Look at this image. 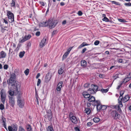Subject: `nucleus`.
Returning a JSON list of instances; mask_svg holds the SVG:
<instances>
[{"label": "nucleus", "instance_id": "nucleus-20", "mask_svg": "<svg viewBox=\"0 0 131 131\" xmlns=\"http://www.w3.org/2000/svg\"><path fill=\"white\" fill-rule=\"evenodd\" d=\"M120 117V115L118 114V112L116 111V113L115 114V115L113 117L114 119H119Z\"/></svg>", "mask_w": 131, "mask_h": 131}, {"label": "nucleus", "instance_id": "nucleus-50", "mask_svg": "<svg viewBox=\"0 0 131 131\" xmlns=\"http://www.w3.org/2000/svg\"><path fill=\"white\" fill-rule=\"evenodd\" d=\"M112 3L115 4L117 5H118L119 3L115 1H112Z\"/></svg>", "mask_w": 131, "mask_h": 131}, {"label": "nucleus", "instance_id": "nucleus-56", "mask_svg": "<svg viewBox=\"0 0 131 131\" xmlns=\"http://www.w3.org/2000/svg\"><path fill=\"white\" fill-rule=\"evenodd\" d=\"M8 68V65L7 64H5L4 66V69L7 70Z\"/></svg>", "mask_w": 131, "mask_h": 131}, {"label": "nucleus", "instance_id": "nucleus-22", "mask_svg": "<svg viewBox=\"0 0 131 131\" xmlns=\"http://www.w3.org/2000/svg\"><path fill=\"white\" fill-rule=\"evenodd\" d=\"M91 87L96 92L97 91V90L98 89V87L97 86L95 85H91Z\"/></svg>", "mask_w": 131, "mask_h": 131}, {"label": "nucleus", "instance_id": "nucleus-62", "mask_svg": "<svg viewBox=\"0 0 131 131\" xmlns=\"http://www.w3.org/2000/svg\"><path fill=\"white\" fill-rule=\"evenodd\" d=\"M16 47V45L14 43H13L12 45V48L13 49H15Z\"/></svg>", "mask_w": 131, "mask_h": 131}, {"label": "nucleus", "instance_id": "nucleus-47", "mask_svg": "<svg viewBox=\"0 0 131 131\" xmlns=\"http://www.w3.org/2000/svg\"><path fill=\"white\" fill-rule=\"evenodd\" d=\"M93 123L91 122H89L87 123V126H91Z\"/></svg>", "mask_w": 131, "mask_h": 131}, {"label": "nucleus", "instance_id": "nucleus-35", "mask_svg": "<svg viewBox=\"0 0 131 131\" xmlns=\"http://www.w3.org/2000/svg\"><path fill=\"white\" fill-rule=\"evenodd\" d=\"M69 53L67 52H66L63 56L62 58L63 59H65L68 56Z\"/></svg>", "mask_w": 131, "mask_h": 131}, {"label": "nucleus", "instance_id": "nucleus-54", "mask_svg": "<svg viewBox=\"0 0 131 131\" xmlns=\"http://www.w3.org/2000/svg\"><path fill=\"white\" fill-rule=\"evenodd\" d=\"M6 18L5 19H3L4 20V21H3V23H4L6 24H7L8 25V22L7 20L6 19Z\"/></svg>", "mask_w": 131, "mask_h": 131}, {"label": "nucleus", "instance_id": "nucleus-2", "mask_svg": "<svg viewBox=\"0 0 131 131\" xmlns=\"http://www.w3.org/2000/svg\"><path fill=\"white\" fill-rule=\"evenodd\" d=\"M124 92L123 91H122L120 92V96L119 97V99H121V101H119V99H118V103L119 104L118 105H116L114 106V108L116 109H117V110L120 111H121V107H122L123 106V105L122 104L121 101L122 99H123V97L122 96V95L124 94Z\"/></svg>", "mask_w": 131, "mask_h": 131}, {"label": "nucleus", "instance_id": "nucleus-46", "mask_svg": "<svg viewBox=\"0 0 131 131\" xmlns=\"http://www.w3.org/2000/svg\"><path fill=\"white\" fill-rule=\"evenodd\" d=\"M126 77L129 78L130 79H131V73H129L128 74L126 75Z\"/></svg>", "mask_w": 131, "mask_h": 131}, {"label": "nucleus", "instance_id": "nucleus-3", "mask_svg": "<svg viewBox=\"0 0 131 131\" xmlns=\"http://www.w3.org/2000/svg\"><path fill=\"white\" fill-rule=\"evenodd\" d=\"M47 25L49 26L50 29L54 28L58 23V21L56 20H52L49 19L47 21Z\"/></svg>", "mask_w": 131, "mask_h": 131}, {"label": "nucleus", "instance_id": "nucleus-30", "mask_svg": "<svg viewBox=\"0 0 131 131\" xmlns=\"http://www.w3.org/2000/svg\"><path fill=\"white\" fill-rule=\"evenodd\" d=\"M88 44H87L86 43L83 42L79 46L78 48L79 49H80L85 46H88Z\"/></svg>", "mask_w": 131, "mask_h": 131}, {"label": "nucleus", "instance_id": "nucleus-52", "mask_svg": "<svg viewBox=\"0 0 131 131\" xmlns=\"http://www.w3.org/2000/svg\"><path fill=\"white\" fill-rule=\"evenodd\" d=\"M107 108V107L105 105H102V110H104L106 109Z\"/></svg>", "mask_w": 131, "mask_h": 131}, {"label": "nucleus", "instance_id": "nucleus-33", "mask_svg": "<svg viewBox=\"0 0 131 131\" xmlns=\"http://www.w3.org/2000/svg\"><path fill=\"white\" fill-rule=\"evenodd\" d=\"M100 119L98 117H95L93 119L94 122L95 123H97L99 122Z\"/></svg>", "mask_w": 131, "mask_h": 131}, {"label": "nucleus", "instance_id": "nucleus-37", "mask_svg": "<svg viewBox=\"0 0 131 131\" xmlns=\"http://www.w3.org/2000/svg\"><path fill=\"white\" fill-rule=\"evenodd\" d=\"M115 113H116V111H113L111 112V114L113 117L115 115Z\"/></svg>", "mask_w": 131, "mask_h": 131}, {"label": "nucleus", "instance_id": "nucleus-13", "mask_svg": "<svg viewBox=\"0 0 131 131\" xmlns=\"http://www.w3.org/2000/svg\"><path fill=\"white\" fill-rule=\"evenodd\" d=\"M95 105H96L97 108V110H102V105L100 104V102L99 101H96Z\"/></svg>", "mask_w": 131, "mask_h": 131}, {"label": "nucleus", "instance_id": "nucleus-6", "mask_svg": "<svg viewBox=\"0 0 131 131\" xmlns=\"http://www.w3.org/2000/svg\"><path fill=\"white\" fill-rule=\"evenodd\" d=\"M69 117L71 121L74 124L78 123V119L77 117L74 116L72 113H70L69 114Z\"/></svg>", "mask_w": 131, "mask_h": 131}, {"label": "nucleus", "instance_id": "nucleus-31", "mask_svg": "<svg viewBox=\"0 0 131 131\" xmlns=\"http://www.w3.org/2000/svg\"><path fill=\"white\" fill-rule=\"evenodd\" d=\"M85 111L86 113L88 114H89L91 112V110L89 108H86L85 109Z\"/></svg>", "mask_w": 131, "mask_h": 131}, {"label": "nucleus", "instance_id": "nucleus-12", "mask_svg": "<svg viewBox=\"0 0 131 131\" xmlns=\"http://www.w3.org/2000/svg\"><path fill=\"white\" fill-rule=\"evenodd\" d=\"M16 82L15 84H14V85H13V87L14 88V91H12V90H10L8 92V93L9 95L8 96H14V92H17V91L15 89H14V84H15L16 82ZM17 94L18 95V93H17Z\"/></svg>", "mask_w": 131, "mask_h": 131}, {"label": "nucleus", "instance_id": "nucleus-24", "mask_svg": "<svg viewBox=\"0 0 131 131\" xmlns=\"http://www.w3.org/2000/svg\"><path fill=\"white\" fill-rule=\"evenodd\" d=\"M8 28L7 27H5L3 28L2 27H1V31L2 32H8Z\"/></svg>", "mask_w": 131, "mask_h": 131}, {"label": "nucleus", "instance_id": "nucleus-26", "mask_svg": "<svg viewBox=\"0 0 131 131\" xmlns=\"http://www.w3.org/2000/svg\"><path fill=\"white\" fill-rule=\"evenodd\" d=\"M81 65L83 67H86V62L84 60H82L81 62Z\"/></svg>", "mask_w": 131, "mask_h": 131}, {"label": "nucleus", "instance_id": "nucleus-44", "mask_svg": "<svg viewBox=\"0 0 131 131\" xmlns=\"http://www.w3.org/2000/svg\"><path fill=\"white\" fill-rule=\"evenodd\" d=\"M124 5L125 6H131V3L130 2L125 3Z\"/></svg>", "mask_w": 131, "mask_h": 131}, {"label": "nucleus", "instance_id": "nucleus-61", "mask_svg": "<svg viewBox=\"0 0 131 131\" xmlns=\"http://www.w3.org/2000/svg\"><path fill=\"white\" fill-rule=\"evenodd\" d=\"M89 83H87L85 84L84 85V86L85 88H87L89 86Z\"/></svg>", "mask_w": 131, "mask_h": 131}, {"label": "nucleus", "instance_id": "nucleus-32", "mask_svg": "<svg viewBox=\"0 0 131 131\" xmlns=\"http://www.w3.org/2000/svg\"><path fill=\"white\" fill-rule=\"evenodd\" d=\"M47 131H54L53 128L52 126H48L47 129Z\"/></svg>", "mask_w": 131, "mask_h": 131}, {"label": "nucleus", "instance_id": "nucleus-34", "mask_svg": "<svg viewBox=\"0 0 131 131\" xmlns=\"http://www.w3.org/2000/svg\"><path fill=\"white\" fill-rule=\"evenodd\" d=\"M109 88H108L106 89H102L101 90V91L102 93H106L108 91Z\"/></svg>", "mask_w": 131, "mask_h": 131}, {"label": "nucleus", "instance_id": "nucleus-27", "mask_svg": "<svg viewBox=\"0 0 131 131\" xmlns=\"http://www.w3.org/2000/svg\"><path fill=\"white\" fill-rule=\"evenodd\" d=\"M130 80L131 79H129V78L127 77H126L125 78L123 79V81L122 82H123V83H125L130 81Z\"/></svg>", "mask_w": 131, "mask_h": 131}, {"label": "nucleus", "instance_id": "nucleus-29", "mask_svg": "<svg viewBox=\"0 0 131 131\" xmlns=\"http://www.w3.org/2000/svg\"><path fill=\"white\" fill-rule=\"evenodd\" d=\"M25 52L24 51L20 52L19 53V56L20 58H22L24 56Z\"/></svg>", "mask_w": 131, "mask_h": 131}, {"label": "nucleus", "instance_id": "nucleus-64", "mask_svg": "<svg viewBox=\"0 0 131 131\" xmlns=\"http://www.w3.org/2000/svg\"><path fill=\"white\" fill-rule=\"evenodd\" d=\"M86 50V48H84L82 50V53H84Z\"/></svg>", "mask_w": 131, "mask_h": 131}, {"label": "nucleus", "instance_id": "nucleus-10", "mask_svg": "<svg viewBox=\"0 0 131 131\" xmlns=\"http://www.w3.org/2000/svg\"><path fill=\"white\" fill-rule=\"evenodd\" d=\"M6 119L3 116H2V117L0 119V122L1 123H2V124L4 126V127L7 130V128L6 127Z\"/></svg>", "mask_w": 131, "mask_h": 131}, {"label": "nucleus", "instance_id": "nucleus-7", "mask_svg": "<svg viewBox=\"0 0 131 131\" xmlns=\"http://www.w3.org/2000/svg\"><path fill=\"white\" fill-rule=\"evenodd\" d=\"M7 131H17V126L15 124H13L8 127Z\"/></svg>", "mask_w": 131, "mask_h": 131}, {"label": "nucleus", "instance_id": "nucleus-14", "mask_svg": "<svg viewBox=\"0 0 131 131\" xmlns=\"http://www.w3.org/2000/svg\"><path fill=\"white\" fill-rule=\"evenodd\" d=\"M47 115L49 121H50L52 118V115L50 110L48 111L47 112Z\"/></svg>", "mask_w": 131, "mask_h": 131}, {"label": "nucleus", "instance_id": "nucleus-41", "mask_svg": "<svg viewBox=\"0 0 131 131\" xmlns=\"http://www.w3.org/2000/svg\"><path fill=\"white\" fill-rule=\"evenodd\" d=\"M29 73V69H27L24 71V73L26 75H27Z\"/></svg>", "mask_w": 131, "mask_h": 131}, {"label": "nucleus", "instance_id": "nucleus-57", "mask_svg": "<svg viewBox=\"0 0 131 131\" xmlns=\"http://www.w3.org/2000/svg\"><path fill=\"white\" fill-rule=\"evenodd\" d=\"M99 43V41L98 40L96 41L94 43V44L96 45H98Z\"/></svg>", "mask_w": 131, "mask_h": 131}, {"label": "nucleus", "instance_id": "nucleus-1", "mask_svg": "<svg viewBox=\"0 0 131 131\" xmlns=\"http://www.w3.org/2000/svg\"><path fill=\"white\" fill-rule=\"evenodd\" d=\"M14 89H15L18 94L17 100L18 105L20 108H23L24 106L25 102L22 96V93L19 90L20 87V84L18 82H17L14 84Z\"/></svg>", "mask_w": 131, "mask_h": 131}, {"label": "nucleus", "instance_id": "nucleus-21", "mask_svg": "<svg viewBox=\"0 0 131 131\" xmlns=\"http://www.w3.org/2000/svg\"><path fill=\"white\" fill-rule=\"evenodd\" d=\"M88 100L90 102H94L95 103V97L93 96H90L89 98L88 99Z\"/></svg>", "mask_w": 131, "mask_h": 131}, {"label": "nucleus", "instance_id": "nucleus-42", "mask_svg": "<svg viewBox=\"0 0 131 131\" xmlns=\"http://www.w3.org/2000/svg\"><path fill=\"white\" fill-rule=\"evenodd\" d=\"M102 20L103 21H105L106 22H108L109 21V19L107 18L106 17H105L102 19Z\"/></svg>", "mask_w": 131, "mask_h": 131}, {"label": "nucleus", "instance_id": "nucleus-8", "mask_svg": "<svg viewBox=\"0 0 131 131\" xmlns=\"http://www.w3.org/2000/svg\"><path fill=\"white\" fill-rule=\"evenodd\" d=\"M10 105L13 107L15 104V99L14 96H8Z\"/></svg>", "mask_w": 131, "mask_h": 131}, {"label": "nucleus", "instance_id": "nucleus-28", "mask_svg": "<svg viewBox=\"0 0 131 131\" xmlns=\"http://www.w3.org/2000/svg\"><path fill=\"white\" fill-rule=\"evenodd\" d=\"M64 67H62L59 69L58 71V73L59 74H62L64 71Z\"/></svg>", "mask_w": 131, "mask_h": 131}, {"label": "nucleus", "instance_id": "nucleus-53", "mask_svg": "<svg viewBox=\"0 0 131 131\" xmlns=\"http://www.w3.org/2000/svg\"><path fill=\"white\" fill-rule=\"evenodd\" d=\"M72 47H70L67 50V52H68V53H69L70 52V51H71V49H72Z\"/></svg>", "mask_w": 131, "mask_h": 131}, {"label": "nucleus", "instance_id": "nucleus-63", "mask_svg": "<svg viewBox=\"0 0 131 131\" xmlns=\"http://www.w3.org/2000/svg\"><path fill=\"white\" fill-rule=\"evenodd\" d=\"M120 67V66H113V68H114V69H115L117 68H119Z\"/></svg>", "mask_w": 131, "mask_h": 131}, {"label": "nucleus", "instance_id": "nucleus-38", "mask_svg": "<svg viewBox=\"0 0 131 131\" xmlns=\"http://www.w3.org/2000/svg\"><path fill=\"white\" fill-rule=\"evenodd\" d=\"M15 5L14 0H12V3H10V6L12 7H14Z\"/></svg>", "mask_w": 131, "mask_h": 131}, {"label": "nucleus", "instance_id": "nucleus-9", "mask_svg": "<svg viewBox=\"0 0 131 131\" xmlns=\"http://www.w3.org/2000/svg\"><path fill=\"white\" fill-rule=\"evenodd\" d=\"M47 43V38L45 37L41 40V41L40 43L39 44L40 47L41 48H42Z\"/></svg>", "mask_w": 131, "mask_h": 131}, {"label": "nucleus", "instance_id": "nucleus-58", "mask_svg": "<svg viewBox=\"0 0 131 131\" xmlns=\"http://www.w3.org/2000/svg\"><path fill=\"white\" fill-rule=\"evenodd\" d=\"M99 77L100 78H104V77H105V76L104 75V74H100L99 75Z\"/></svg>", "mask_w": 131, "mask_h": 131}, {"label": "nucleus", "instance_id": "nucleus-15", "mask_svg": "<svg viewBox=\"0 0 131 131\" xmlns=\"http://www.w3.org/2000/svg\"><path fill=\"white\" fill-rule=\"evenodd\" d=\"M63 83V82L61 81L58 83L57 88V90L58 91H60L61 90V88L62 86Z\"/></svg>", "mask_w": 131, "mask_h": 131}, {"label": "nucleus", "instance_id": "nucleus-25", "mask_svg": "<svg viewBox=\"0 0 131 131\" xmlns=\"http://www.w3.org/2000/svg\"><path fill=\"white\" fill-rule=\"evenodd\" d=\"M26 41V40L25 37L23 36L21 38H20L19 40V42L20 43H23Z\"/></svg>", "mask_w": 131, "mask_h": 131}, {"label": "nucleus", "instance_id": "nucleus-11", "mask_svg": "<svg viewBox=\"0 0 131 131\" xmlns=\"http://www.w3.org/2000/svg\"><path fill=\"white\" fill-rule=\"evenodd\" d=\"M16 78L15 74L14 73H12L9 79V83H12L13 82Z\"/></svg>", "mask_w": 131, "mask_h": 131}, {"label": "nucleus", "instance_id": "nucleus-49", "mask_svg": "<svg viewBox=\"0 0 131 131\" xmlns=\"http://www.w3.org/2000/svg\"><path fill=\"white\" fill-rule=\"evenodd\" d=\"M27 129L28 131H31V126L29 125L28 127H27Z\"/></svg>", "mask_w": 131, "mask_h": 131}, {"label": "nucleus", "instance_id": "nucleus-45", "mask_svg": "<svg viewBox=\"0 0 131 131\" xmlns=\"http://www.w3.org/2000/svg\"><path fill=\"white\" fill-rule=\"evenodd\" d=\"M18 131H25V129L21 126L19 127Z\"/></svg>", "mask_w": 131, "mask_h": 131}, {"label": "nucleus", "instance_id": "nucleus-39", "mask_svg": "<svg viewBox=\"0 0 131 131\" xmlns=\"http://www.w3.org/2000/svg\"><path fill=\"white\" fill-rule=\"evenodd\" d=\"M123 83V82H122V81L120 82L119 83V85L118 86L117 88V89L118 90L119 89L121 85H122Z\"/></svg>", "mask_w": 131, "mask_h": 131}, {"label": "nucleus", "instance_id": "nucleus-40", "mask_svg": "<svg viewBox=\"0 0 131 131\" xmlns=\"http://www.w3.org/2000/svg\"><path fill=\"white\" fill-rule=\"evenodd\" d=\"M118 20L119 21L121 22H126V21L124 19H120L119 18L118 19Z\"/></svg>", "mask_w": 131, "mask_h": 131}, {"label": "nucleus", "instance_id": "nucleus-19", "mask_svg": "<svg viewBox=\"0 0 131 131\" xmlns=\"http://www.w3.org/2000/svg\"><path fill=\"white\" fill-rule=\"evenodd\" d=\"M39 26L40 27H45L47 26V21L39 23Z\"/></svg>", "mask_w": 131, "mask_h": 131}, {"label": "nucleus", "instance_id": "nucleus-36", "mask_svg": "<svg viewBox=\"0 0 131 131\" xmlns=\"http://www.w3.org/2000/svg\"><path fill=\"white\" fill-rule=\"evenodd\" d=\"M31 36L30 35H26L25 36H24L26 40L29 39L31 38Z\"/></svg>", "mask_w": 131, "mask_h": 131}, {"label": "nucleus", "instance_id": "nucleus-55", "mask_svg": "<svg viewBox=\"0 0 131 131\" xmlns=\"http://www.w3.org/2000/svg\"><path fill=\"white\" fill-rule=\"evenodd\" d=\"M74 129L76 131H80V129L79 128L77 127H74Z\"/></svg>", "mask_w": 131, "mask_h": 131}, {"label": "nucleus", "instance_id": "nucleus-48", "mask_svg": "<svg viewBox=\"0 0 131 131\" xmlns=\"http://www.w3.org/2000/svg\"><path fill=\"white\" fill-rule=\"evenodd\" d=\"M78 14L79 16H81L83 14L82 12L81 11H79L78 12Z\"/></svg>", "mask_w": 131, "mask_h": 131}, {"label": "nucleus", "instance_id": "nucleus-18", "mask_svg": "<svg viewBox=\"0 0 131 131\" xmlns=\"http://www.w3.org/2000/svg\"><path fill=\"white\" fill-rule=\"evenodd\" d=\"M82 94L83 96L85 98L89 99L90 96V94L87 92H83Z\"/></svg>", "mask_w": 131, "mask_h": 131}, {"label": "nucleus", "instance_id": "nucleus-4", "mask_svg": "<svg viewBox=\"0 0 131 131\" xmlns=\"http://www.w3.org/2000/svg\"><path fill=\"white\" fill-rule=\"evenodd\" d=\"M7 15L8 16L9 22L12 23L14 21V15L12 13L9 11H7Z\"/></svg>", "mask_w": 131, "mask_h": 131}, {"label": "nucleus", "instance_id": "nucleus-59", "mask_svg": "<svg viewBox=\"0 0 131 131\" xmlns=\"http://www.w3.org/2000/svg\"><path fill=\"white\" fill-rule=\"evenodd\" d=\"M117 61L119 63H122L123 62V60L122 59H118L117 60Z\"/></svg>", "mask_w": 131, "mask_h": 131}, {"label": "nucleus", "instance_id": "nucleus-23", "mask_svg": "<svg viewBox=\"0 0 131 131\" xmlns=\"http://www.w3.org/2000/svg\"><path fill=\"white\" fill-rule=\"evenodd\" d=\"M88 92L91 94H93L95 93L96 92L94 91L92 88H90L88 90Z\"/></svg>", "mask_w": 131, "mask_h": 131}, {"label": "nucleus", "instance_id": "nucleus-5", "mask_svg": "<svg viewBox=\"0 0 131 131\" xmlns=\"http://www.w3.org/2000/svg\"><path fill=\"white\" fill-rule=\"evenodd\" d=\"M0 94L1 101L4 104L6 97L5 91L3 89H2L1 91Z\"/></svg>", "mask_w": 131, "mask_h": 131}, {"label": "nucleus", "instance_id": "nucleus-17", "mask_svg": "<svg viewBox=\"0 0 131 131\" xmlns=\"http://www.w3.org/2000/svg\"><path fill=\"white\" fill-rule=\"evenodd\" d=\"M6 56V53L3 51H2L0 52V59L5 58Z\"/></svg>", "mask_w": 131, "mask_h": 131}, {"label": "nucleus", "instance_id": "nucleus-51", "mask_svg": "<svg viewBox=\"0 0 131 131\" xmlns=\"http://www.w3.org/2000/svg\"><path fill=\"white\" fill-rule=\"evenodd\" d=\"M41 82V80L40 79H38L37 83V86H39L40 85V84Z\"/></svg>", "mask_w": 131, "mask_h": 131}, {"label": "nucleus", "instance_id": "nucleus-60", "mask_svg": "<svg viewBox=\"0 0 131 131\" xmlns=\"http://www.w3.org/2000/svg\"><path fill=\"white\" fill-rule=\"evenodd\" d=\"M39 3L41 5H42L43 6H44L45 5L44 3L43 2L40 1Z\"/></svg>", "mask_w": 131, "mask_h": 131}, {"label": "nucleus", "instance_id": "nucleus-43", "mask_svg": "<svg viewBox=\"0 0 131 131\" xmlns=\"http://www.w3.org/2000/svg\"><path fill=\"white\" fill-rule=\"evenodd\" d=\"M4 108V106L3 104H1L0 105V109L2 110H3Z\"/></svg>", "mask_w": 131, "mask_h": 131}, {"label": "nucleus", "instance_id": "nucleus-16", "mask_svg": "<svg viewBox=\"0 0 131 131\" xmlns=\"http://www.w3.org/2000/svg\"><path fill=\"white\" fill-rule=\"evenodd\" d=\"M130 97L128 94L124 96V98L122 100V101L124 103L127 102L129 100Z\"/></svg>", "mask_w": 131, "mask_h": 131}]
</instances>
